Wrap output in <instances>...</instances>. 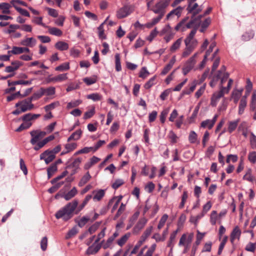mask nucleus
<instances>
[{
	"instance_id": "nucleus-23",
	"label": "nucleus",
	"mask_w": 256,
	"mask_h": 256,
	"mask_svg": "<svg viewBox=\"0 0 256 256\" xmlns=\"http://www.w3.org/2000/svg\"><path fill=\"white\" fill-rule=\"evenodd\" d=\"M241 234V231L239 228L236 226L232 230L230 234V241L232 243L236 239L239 240Z\"/></svg>"
},
{
	"instance_id": "nucleus-22",
	"label": "nucleus",
	"mask_w": 256,
	"mask_h": 256,
	"mask_svg": "<svg viewBox=\"0 0 256 256\" xmlns=\"http://www.w3.org/2000/svg\"><path fill=\"white\" fill-rule=\"evenodd\" d=\"M68 78L66 74H59L56 76L52 78H48V82H62L66 80Z\"/></svg>"
},
{
	"instance_id": "nucleus-44",
	"label": "nucleus",
	"mask_w": 256,
	"mask_h": 256,
	"mask_svg": "<svg viewBox=\"0 0 256 256\" xmlns=\"http://www.w3.org/2000/svg\"><path fill=\"white\" fill-rule=\"evenodd\" d=\"M44 95V90H42V88H40V90L34 92L33 95L30 98L32 100H36L41 98Z\"/></svg>"
},
{
	"instance_id": "nucleus-19",
	"label": "nucleus",
	"mask_w": 256,
	"mask_h": 256,
	"mask_svg": "<svg viewBox=\"0 0 256 256\" xmlns=\"http://www.w3.org/2000/svg\"><path fill=\"white\" fill-rule=\"evenodd\" d=\"M184 10V8L178 6L176 8L170 11L166 16V19L168 20L174 17V16H177L178 18L180 16L182 12Z\"/></svg>"
},
{
	"instance_id": "nucleus-20",
	"label": "nucleus",
	"mask_w": 256,
	"mask_h": 256,
	"mask_svg": "<svg viewBox=\"0 0 256 256\" xmlns=\"http://www.w3.org/2000/svg\"><path fill=\"white\" fill-rule=\"evenodd\" d=\"M198 80H194L191 83L189 84L190 88L188 90H184L182 93V96L184 94H190L192 92L195 90L196 86L200 84Z\"/></svg>"
},
{
	"instance_id": "nucleus-4",
	"label": "nucleus",
	"mask_w": 256,
	"mask_h": 256,
	"mask_svg": "<svg viewBox=\"0 0 256 256\" xmlns=\"http://www.w3.org/2000/svg\"><path fill=\"white\" fill-rule=\"evenodd\" d=\"M196 30H192L184 40L186 47L193 50L196 48L198 44V40L194 38Z\"/></svg>"
},
{
	"instance_id": "nucleus-26",
	"label": "nucleus",
	"mask_w": 256,
	"mask_h": 256,
	"mask_svg": "<svg viewBox=\"0 0 256 256\" xmlns=\"http://www.w3.org/2000/svg\"><path fill=\"white\" fill-rule=\"evenodd\" d=\"M94 195L93 200L94 201L100 200L104 196L105 192L103 190H94L92 192Z\"/></svg>"
},
{
	"instance_id": "nucleus-56",
	"label": "nucleus",
	"mask_w": 256,
	"mask_h": 256,
	"mask_svg": "<svg viewBox=\"0 0 256 256\" xmlns=\"http://www.w3.org/2000/svg\"><path fill=\"white\" fill-rule=\"evenodd\" d=\"M243 179L250 182H252L254 180V178L252 174V170L250 169H249L247 171L246 174L243 176Z\"/></svg>"
},
{
	"instance_id": "nucleus-51",
	"label": "nucleus",
	"mask_w": 256,
	"mask_h": 256,
	"mask_svg": "<svg viewBox=\"0 0 256 256\" xmlns=\"http://www.w3.org/2000/svg\"><path fill=\"white\" fill-rule=\"evenodd\" d=\"M116 69L118 72H120L122 70L120 64V54H116L115 55Z\"/></svg>"
},
{
	"instance_id": "nucleus-53",
	"label": "nucleus",
	"mask_w": 256,
	"mask_h": 256,
	"mask_svg": "<svg viewBox=\"0 0 256 256\" xmlns=\"http://www.w3.org/2000/svg\"><path fill=\"white\" fill-rule=\"evenodd\" d=\"M89 220H90V218L88 216H84L82 217L78 222V226L82 228L83 227Z\"/></svg>"
},
{
	"instance_id": "nucleus-32",
	"label": "nucleus",
	"mask_w": 256,
	"mask_h": 256,
	"mask_svg": "<svg viewBox=\"0 0 256 256\" xmlns=\"http://www.w3.org/2000/svg\"><path fill=\"white\" fill-rule=\"evenodd\" d=\"M179 230L177 229L174 231L170 235L169 240L168 242V246L172 248L174 247V240Z\"/></svg>"
},
{
	"instance_id": "nucleus-34",
	"label": "nucleus",
	"mask_w": 256,
	"mask_h": 256,
	"mask_svg": "<svg viewBox=\"0 0 256 256\" xmlns=\"http://www.w3.org/2000/svg\"><path fill=\"white\" fill-rule=\"evenodd\" d=\"M220 70L222 71L220 77L219 78H221L220 84V86H223L224 83L226 82L228 78L229 74L228 73L225 72L226 68L224 66H222Z\"/></svg>"
},
{
	"instance_id": "nucleus-54",
	"label": "nucleus",
	"mask_w": 256,
	"mask_h": 256,
	"mask_svg": "<svg viewBox=\"0 0 256 256\" xmlns=\"http://www.w3.org/2000/svg\"><path fill=\"white\" fill-rule=\"evenodd\" d=\"M105 22L102 23L98 28V33L100 38L102 40L106 39V36L104 34V25Z\"/></svg>"
},
{
	"instance_id": "nucleus-58",
	"label": "nucleus",
	"mask_w": 256,
	"mask_h": 256,
	"mask_svg": "<svg viewBox=\"0 0 256 256\" xmlns=\"http://www.w3.org/2000/svg\"><path fill=\"white\" fill-rule=\"evenodd\" d=\"M87 98L93 101H98L102 99V96L98 93H93L87 96Z\"/></svg>"
},
{
	"instance_id": "nucleus-10",
	"label": "nucleus",
	"mask_w": 256,
	"mask_h": 256,
	"mask_svg": "<svg viewBox=\"0 0 256 256\" xmlns=\"http://www.w3.org/2000/svg\"><path fill=\"white\" fill-rule=\"evenodd\" d=\"M202 5L198 6L197 3L194 2H188V6L186 10L189 14L192 16H196L199 14L203 9Z\"/></svg>"
},
{
	"instance_id": "nucleus-45",
	"label": "nucleus",
	"mask_w": 256,
	"mask_h": 256,
	"mask_svg": "<svg viewBox=\"0 0 256 256\" xmlns=\"http://www.w3.org/2000/svg\"><path fill=\"white\" fill-rule=\"evenodd\" d=\"M42 90H44V95L47 96L54 95L56 93V88L54 86H50L46 88H42Z\"/></svg>"
},
{
	"instance_id": "nucleus-50",
	"label": "nucleus",
	"mask_w": 256,
	"mask_h": 256,
	"mask_svg": "<svg viewBox=\"0 0 256 256\" xmlns=\"http://www.w3.org/2000/svg\"><path fill=\"white\" fill-rule=\"evenodd\" d=\"M168 218V215L166 214H164L162 216L158 226V230H160L164 226Z\"/></svg>"
},
{
	"instance_id": "nucleus-41",
	"label": "nucleus",
	"mask_w": 256,
	"mask_h": 256,
	"mask_svg": "<svg viewBox=\"0 0 256 256\" xmlns=\"http://www.w3.org/2000/svg\"><path fill=\"white\" fill-rule=\"evenodd\" d=\"M32 80H20L18 81H14L10 82V80L8 81V85H16V84H24V85H30L32 84Z\"/></svg>"
},
{
	"instance_id": "nucleus-25",
	"label": "nucleus",
	"mask_w": 256,
	"mask_h": 256,
	"mask_svg": "<svg viewBox=\"0 0 256 256\" xmlns=\"http://www.w3.org/2000/svg\"><path fill=\"white\" fill-rule=\"evenodd\" d=\"M92 196L90 194L87 195L82 204H80L77 208V209L75 211V214H78L86 206L88 201L92 198Z\"/></svg>"
},
{
	"instance_id": "nucleus-27",
	"label": "nucleus",
	"mask_w": 256,
	"mask_h": 256,
	"mask_svg": "<svg viewBox=\"0 0 256 256\" xmlns=\"http://www.w3.org/2000/svg\"><path fill=\"white\" fill-rule=\"evenodd\" d=\"M50 34L57 36H60L62 34V32L59 28L56 27L47 26L46 28Z\"/></svg>"
},
{
	"instance_id": "nucleus-42",
	"label": "nucleus",
	"mask_w": 256,
	"mask_h": 256,
	"mask_svg": "<svg viewBox=\"0 0 256 256\" xmlns=\"http://www.w3.org/2000/svg\"><path fill=\"white\" fill-rule=\"evenodd\" d=\"M188 140L191 144H200L198 140V135L194 131H191L188 136Z\"/></svg>"
},
{
	"instance_id": "nucleus-47",
	"label": "nucleus",
	"mask_w": 256,
	"mask_h": 256,
	"mask_svg": "<svg viewBox=\"0 0 256 256\" xmlns=\"http://www.w3.org/2000/svg\"><path fill=\"white\" fill-rule=\"evenodd\" d=\"M83 80L87 85L89 86L96 82L97 77L96 76H93L92 77H86L84 78Z\"/></svg>"
},
{
	"instance_id": "nucleus-15",
	"label": "nucleus",
	"mask_w": 256,
	"mask_h": 256,
	"mask_svg": "<svg viewBox=\"0 0 256 256\" xmlns=\"http://www.w3.org/2000/svg\"><path fill=\"white\" fill-rule=\"evenodd\" d=\"M218 115L216 114L212 120H206L202 121L200 124L201 127L203 128H208L209 130L212 128L218 118Z\"/></svg>"
},
{
	"instance_id": "nucleus-55",
	"label": "nucleus",
	"mask_w": 256,
	"mask_h": 256,
	"mask_svg": "<svg viewBox=\"0 0 256 256\" xmlns=\"http://www.w3.org/2000/svg\"><path fill=\"white\" fill-rule=\"evenodd\" d=\"M95 114V108L92 106V108L86 112L84 115V119L86 120L91 118Z\"/></svg>"
},
{
	"instance_id": "nucleus-38",
	"label": "nucleus",
	"mask_w": 256,
	"mask_h": 256,
	"mask_svg": "<svg viewBox=\"0 0 256 256\" xmlns=\"http://www.w3.org/2000/svg\"><path fill=\"white\" fill-rule=\"evenodd\" d=\"M246 106L247 100H245V98H241L238 106V114L240 115L244 113V109L246 108Z\"/></svg>"
},
{
	"instance_id": "nucleus-6",
	"label": "nucleus",
	"mask_w": 256,
	"mask_h": 256,
	"mask_svg": "<svg viewBox=\"0 0 256 256\" xmlns=\"http://www.w3.org/2000/svg\"><path fill=\"white\" fill-rule=\"evenodd\" d=\"M134 10V7L132 6L125 5L117 10L116 16L118 19L123 18L129 16Z\"/></svg>"
},
{
	"instance_id": "nucleus-2",
	"label": "nucleus",
	"mask_w": 256,
	"mask_h": 256,
	"mask_svg": "<svg viewBox=\"0 0 256 256\" xmlns=\"http://www.w3.org/2000/svg\"><path fill=\"white\" fill-rule=\"evenodd\" d=\"M233 83V80L231 78L228 80L226 87L223 86H220V90L213 94L210 100V104L212 106H216L220 99L223 97L224 94H228Z\"/></svg>"
},
{
	"instance_id": "nucleus-57",
	"label": "nucleus",
	"mask_w": 256,
	"mask_h": 256,
	"mask_svg": "<svg viewBox=\"0 0 256 256\" xmlns=\"http://www.w3.org/2000/svg\"><path fill=\"white\" fill-rule=\"evenodd\" d=\"M256 106V91L253 92L250 103V108L254 110Z\"/></svg>"
},
{
	"instance_id": "nucleus-14",
	"label": "nucleus",
	"mask_w": 256,
	"mask_h": 256,
	"mask_svg": "<svg viewBox=\"0 0 256 256\" xmlns=\"http://www.w3.org/2000/svg\"><path fill=\"white\" fill-rule=\"evenodd\" d=\"M122 198V196H114L110 199L108 203V207L112 206V212H113L118 208L120 202Z\"/></svg>"
},
{
	"instance_id": "nucleus-37",
	"label": "nucleus",
	"mask_w": 256,
	"mask_h": 256,
	"mask_svg": "<svg viewBox=\"0 0 256 256\" xmlns=\"http://www.w3.org/2000/svg\"><path fill=\"white\" fill-rule=\"evenodd\" d=\"M91 176L89 172H87L80 179L78 184V186L80 187L86 184L91 178Z\"/></svg>"
},
{
	"instance_id": "nucleus-13",
	"label": "nucleus",
	"mask_w": 256,
	"mask_h": 256,
	"mask_svg": "<svg viewBox=\"0 0 256 256\" xmlns=\"http://www.w3.org/2000/svg\"><path fill=\"white\" fill-rule=\"evenodd\" d=\"M147 222L148 220L145 218H140L132 229L133 234H138L144 227Z\"/></svg>"
},
{
	"instance_id": "nucleus-12",
	"label": "nucleus",
	"mask_w": 256,
	"mask_h": 256,
	"mask_svg": "<svg viewBox=\"0 0 256 256\" xmlns=\"http://www.w3.org/2000/svg\"><path fill=\"white\" fill-rule=\"evenodd\" d=\"M55 157V155L49 150H46L40 155V159L44 160L46 164L52 162Z\"/></svg>"
},
{
	"instance_id": "nucleus-11",
	"label": "nucleus",
	"mask_w": 256,
	"mask_h": 256,
	"mask_svg": "<svg viewBox=\"0 0 256 256\" xmlns=\"http://www.w3.org/2000/svg\"><path fill=\"white\" fill-rule=\"evenodd\" d=\"M30 134L32 136L30 142L32 145H34L39 140L42 138L46 134V132L40 130H34L30 132Z\"/></svg>"
},
{
	"instance_id": "nucleus-59",
	"label": "nucleus",
	"mask_w": 256,
	"mask_h": 256,
	"mask_svg": "<svg viewBox=\"0 0 256 256\" xmlns=\"http://www.w3.org/2000/svg\"><path fill=\"white\" fill-rule=\"evenodd\" d=\"M170 111V109L168 108H166L164 109L160 114V120L162 123H164L165 122L166 117Z\"/></svg>"
},
{
	"instance_id": "nucleus-21",
	"label": "nucleus",
	"mask_w": 256,
	"mask_h": 256,
	"mask_svg": "<svg viewBox=\"0 0 256 256\" xmlns=\"http://www.w3.org/2000/svg\"><path fill=\"white\" fill-rule=\"evenodd\" d=\"M188 20V17H186L182 19L175 27V30L177 31L180 30L182 32L185 31L188 28L186 26V22Z\"/></svg>"
},
{
	"instance_id": "nucleus-31",
	"label": "nucleus",
	"mask_w": 256,
	"mask_h": 256,
	"mask_svg": "<svg viewBox=\"0 0 256 256\" xmlns=\"http://www.w3.org/2000/svg\"><path fill=\"white\" fill-rule=\"evenodd\" d=\"M238 122L239 120L229 122L228 124L227 131L230 134L233 132L237 128Z\"/></svg>"
},
{
	"instance_id": "nucleus-5",
	"label": "nucleus",
	"mask_w": 256,
	"mask_h": 256,
	"mask_svg": "<svg viewBox=\"0 0 256 256\" xmlns=\"http://www.w3.org/2000/svg\"><path fill=\"white\" fill-rule=\"evenodd\" d=\"M198 54V52H195L184 64L182 68V73L184 76L187 74L194 68L196 63V58Z\"/></svg>"
},
{
	"instance_id": "nucleus-7",
	"label": "nucleus",
	"mask_w": 256,
	"mask_h": 256,
	"mask_svg": "<svg viewBox=\"0 0 256 256\" xmlns=\"http://www.w3.org/2000/svg\"><path fill=\"white\" fill-rule=\"evenodd\" d=\"M170 0H160L158 2L152 10L155 14H164V10L170 5Z\"/></svg>"
},
{
	"instance_id": "nucleus-16",
	"label": "nucleus",
	"mask_w": 256,
	"mask_h": 256,
	"mask_svg": "<svg viewBox=\"0 0 256 256\" xmlns=\"http://www.w3.org/2000/svg\"><path fill=\"white\" fill-rule=\"evenodd\" d=\"M243 90L244 89L241 88L240 89L234 88L232 91L230 98L235 104H237L240 98L242 95Z\"/></svg>"
},
{
	"instance_id": "nucleus-17",
	"label": "nucleus",
	"mask_w": 256,
	"mask_h": 256,
	"mask_svg": "<svg viewBox=\"0 0 256 256\" xmlns=\"http://www.w3.org/2000/svg\"><path fill=\"white\" fill-rule=\"evenodd\" d=\"M81 162L82 158H78L75 159L71 164L66 166L67 168H72V174H74L77 172Z\"/></svg>"
},
{
	"instance_id": "nucleus-63",
	"label": "nucleus",
	"mask_w": 256,
	"mask_h": 256,
	"mask_svg": "<svg viewBox=\"0 0 256 256\" xmlns=\"http://www.w3.org/2000/svg\"><path fill=\"white\" fill-rule=\"evenodd\" d=\"M149 74L150 73L146 70V68L142 67L140 72L139 77L142 78H146Z\"/></svg>"
},
{
	"instance_id": "nucleus-46",
	"label": "nucleus",
	"mask_w": 256,
	"mask_h": 256,
	"mask_svg": "<svg viewBox=\"0 0 256 256\" xmlns=\"http://www.w3.org/2000/svg\"><path fill=\"white\" fill-rule=\"evenodd\" d=\"M188 198V192L186 190H184L182 192L181 198V202L179 205L180 208H182L185 204V203Z\"/></svg>"
},
{
	"instance_id": "nucleus-3",
	"label": "nucleus",
	"mask_w": 256,
	"mask_h": 256,
	"mask_svg": "<svg viewBox=\"0 0 256 256\" xmlns=\"http://www.w3.org/2000/svg\"><path fill=\"white\" fill-rule=\"evenodd\" d=\"M194 236V234L190 232L184 234L180 237L178 242V246L184 248V254H186L189 251Z\"/></svg>"
},
{
	"instance_id": "nucleus-18",
	"label": "nucleus",
	"mask_w": 256,
	"mask_h": 256,
	"mask_svg": "<svg viewBox=\"0 0 256 256\" xmlns=\"http://www.w3.org/2000/svg\"><path fill=\"white\" fill-rule=\"evenodd\" d=\"M182 38H180L176 40L170 48V53H174L178 50L182 46Z\"/></svg>"
},
{
	"instance_id": "nucleus-35",
	"label": "nucleus",
	"mask_w": 256,
	"mask_h": 256,
	"mask_svg": "<svg viewBox=\"0 0 256 256\" xmlns=\"http://www.w3.org/2000/svg\"><path fill=\"white\" fill-rule=\"evenodd\" d=\"M82 134V131L80 129L76 130L68 138V142H70L72 140H79Z\"/></svg>"
},
{
	"instance_id": "nucleus-60",
	"label": "nucleus",
	"mask_w": 256,
	"mask_h": 256,
	"mask_svg": "<svg viewBox=\"0 0 256 256\" xmlns=\"http://www.w3.org/2000/svg\"><path fill=\"white\" fill-rule=\"evenodd\" d=\"M32 124L31 122H24L21 124L20 126L16 130V132H20L22 130L27 129L29 128L32 126Z\"/></svg>"
},
{
	"instance_id": "nucleus-52",
	"label": "nucleus",
	"mask_w": 256,
	"mask_h": 256,
	"mask_svg": "<svg viewBox=\"0 0 256 256\" xmlns=\"http://www.w3.org/2000/svg\"><path fill=\"white\" fill-rule=\"evenodd\" d=\"M77 148V144L76 142L68 143L64 145V148L66 150H67V152H70Z\"/></svg>"
},
{
	"instance_id": "nucleus-40",
	"label": "nucleus",
	"mask_w": 256,
	"mask_h": 256,
	"mask_svg": "<svg viewBox=\"0 0 256 256\" xmlns=\"http://www.w3.org/2000/svg\"><path fill=\"white\" fill-rule=\"evenodd\" d=\"M60 102L58 101H56L46 106L44 108L46 112H48L54 110L55 108L60 106Z\"/></svg>"
},
{
	"instance_id": "nucleus-9",
	"label": "nucleus",
	"mask_w": 256,
	"mask_h": 256,
	"mask_svg": "<svg viewBox=\"0 0 256 256\" xmlns=\"http://www.w3.org/2000/svg\"><path fill=\"white\" fill-rule=\"evenodd\" d=\"M203 17L202 15H198L196 16H192L190 20L186 23V26L188 28H193L192 30H196V33L201 23V18Z\"/></svg>"
},
{
	"instance_id": "nucleus-39",
	"label": "nucleus",
	"mask_w": 256,
	"mask_h": 256,
	"mask_svg": "<svg viewBox=\"0 0 256 256\" xmlns=\"http://www.w3.org/2000/svg\"><path fill=\"white\" fill-rule=\"evenodd\" d=\"M11 5L6 2H2L0 4V10H2V12L4 14H10V8Z\"/></svg>"
},
{
	"instance_id": "nucleus-64",
	"label": "nucleus",
	"mask_w": 256,
	"mask_h": 256,
	"mask_svg": "<svg viewBox=\"0 0 256 256\" xmlns=\"http://www.w3.org/2000/svg\"><path fill=\"white\" fill-rule=\"evenodd\" d=\"M248 160L252 164L256 163V152L254 151L250 152L248 156Z\"/></svg>"
},
{
	"instance_id": "nucleus-62",
	"label": "nucleus",
	"mask_w": 256,
	"mask_h": 256,
	"mask_svg": "<svg viewBox=\"0 0 256 256\" xmlns=\"http://www.w3.org/2000/svg\"><path fill=\"white\" fill-rule=\"evenodd\" d=\"M70 69L69 64L67 62L64 63L61 65L56 68L55 70L57 71H64Z\"/></svg>"
},
{
	"instance_id": "nucleus-43",
	"label": "nucleus",
	"mask_w": 256,
	"mask_h": 256,
	"mask_svg": "<svg viewBox=\"0 0 256 256\" xmlns=\"http://www.w3.org/2000/svg\"><path fill=\"white\" fill-rule=\"evenodd\" d=\"M114 240L112 238L111 236L109 237L108 240L104 242L102 241L103 244H102V247L104 249H107L108 248H112L113 242Z\"/></svg>"
},
{
	"instance_id": "nucleus-1",
	"label": "nucleus",
	"mask_w": 256,
	"mask_h": 256,
	"mask_svg": "<svg viewBox=\"0 0 256 256\" xmlns=\"http://www.w3.org/2000/svg\"><path fill=\"white\" fill-rule=\"evenodd\" d=\"M78 205V200H74L71 202L68 203L56 214V218L58 219L62 218L64 221L69 220L75 214Z\"/></svg>"
},
{
	"instance_id": "nucleus-8",
	"label": "nucleus",
	"mask_w": 256,
	"mask_h": 256,
	"mask_svg": "<svg viewBox=\"0 0 256 256\" xmlns=\"http://www.w3.org/2000/svg\"><path fill=\"white\" fill-rule=\"evenodd\" d=\"M30 98L20 101L16 104V107H20L22 112L30 110L34 108V105L32 102Z\"/></svg>"
},
{
	"instance_id": "nucleus-49",
	"label": "nucleus",
	"mask_w": 256,
	"mask_h": 256,
	"mask_svg": "<svg viewBox=\"0 0 256 256\" xmlns=\"http://www.w3.org/2000/svg\"><path fill=\"white\" fill-rule=\"evenodd\" d=\"M172 33L173 32H172V28L170 26L169 24H167L161 30V32H160V35L163 36L164 34L166 35Z\"/></svg>"
},
{
	"instance_id": "nucleus-30",
	"label": "nucleus",
	"mask_w": 256,
	"mask_h": 256,
	"mask_svg": "<svg viewBox=\"0 0 256 256\" xmlns=\"http://www.w3.org/2000/svg\"><path fill=\"white\" fill-rule=\"evenodd\" d=\"M130 236V232L126 234L117 240V244L122 247L126 242Z\"/></svg>"
},
{
	"instance_id": "nucleus-29",
	"label": "nucleus",
	"mask_w": 256,
	"mask_h": 256,
	"mask_svg": "<svg viewBox=\"0 0 256 256\" xmlns=\"http://www.w3.org/2000/svg\"><path fill=\"white\" fill-rule=\"evenodd\" d=\"M78 194V190L76 187H74L70 191L63 196L66 200H69L74 198Z\"/></svg>"
},
{
	"instance_id": "nucleus-33",
	"label": "nucleus",
	"mask_w": 256,
	"mask_h": 256,
	"mask_svg": "<svg viewBox=\"0 0 256 256\" xmlns=\"http://www.w3.org/2000/svg\"><path fill=\"white\" fill-rule=\"evenodd\" d=\"M55 48L60 50L62 51L67 50L68 48V44L63 41H59L56 43Z\"/></svg>"
},
{
	"instance_id": "nucleus-36",
	"label": "nucleus",
	"mask_w": 256,
	"mask_h": 256,
	"mask_svg": "<svg viewBox=\"0 0 256 256\" xmlns=\"http://www.w3.org/2000/svg\"><path fill=\"white\" fill-rule=\"evenodd\" d=\"M176 60L174 58H173L169 62V63L166 64V66L162 70L161 74L162 75L166 74L172 68L173 65L175 62Z\"/></svg>"
},
{
	"instance_id": "nucleus-28",
	"label": "nucleus",
	"mask_w": 256,
	"mask_h": 256,
	"mask_svg": "<svg viewBox=\"0 0 256 256\" xmlns=\"http://www.w3.org/2000/svg\"><path fill=\"white\" fill-rule=\"evenodd\" d=\"M21 44L26 46H34L36 44V40L32 38H26L22 40L20 42Z\"/></svg>"
},
{
	"instance_id": "nucleus-24",
	"label": "nucleus",
	"mask_w": 256,
	"mask_h": 256,
	"mask_svg": "<svg viewBox=\"0 0 256 256\" xmlns=\"http://www.w3.org/2000/svg\"><path fill=\"white\" fill-rule=\"evenodd\" d=\"M100 248V246L95 242L93 244L90 246L86 250V254L88 255L94 254L98 252Z\"/></svg>"
},
{
	"instance_id": "nucleus-48",
	"label": "nucleus",
	"mask_w": 256,
	"mask_h": 256,
	"mask_svg": "<svg viewBox=\"0 0 256 256\" xmlns=\"http://www.w3.org/2000/svg\"><path fill=\"white\" fill-rule=\"evenodd\" d=\"M58 170L56 164H52L47 169L48 178H50Z\"/></svg>"
},
{
	"instance_id": "nucleus-61",
	"label": "nucleus",
	"mask_w": 256,
	"mask_h": 256,
	"mask_svg": "<svg viewBox=\"0 0 256 256\" xmlns=\"http://www.w3.org/2000/svg\"><path fill=\"white\" fill-rule=\"evenodd\" d=\"M32 22L38 24L42 26L44 28H46L48 26L42 22V17H34L32 20Z\"/></svg>"
}]
</instances>
